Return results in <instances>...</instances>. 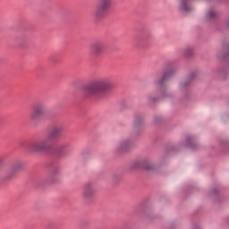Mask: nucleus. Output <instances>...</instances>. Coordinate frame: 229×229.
<instances>
[{"mask_svg": "<svg viewBox=\"0 0 229 229\" xmlns=\"http://www.w3.org/2000/svg\"><path fill=\"white\" fill-rule=\"evenodd\" d=\"M143 169H146L147 171H151V169H153V165H151L150 163L144 162Z\"/></svg>", "mask_w": 229, "mask_h": 229, "instance_id": "13", "label": "nucleus"}, {"mask_svg": "<svg viewBox=\"0 0 229 229\" xmlns=\"http://www.w3.org/2000/svg\"><path fill=\"white\" fill-rule=\"evenodd\" d=\"M171 76V72L164 73L161 79L155 81L154 84L156 87H162L164 85V82L165 81L166 79Z\"/></svg>", "mask_w": 229, "mask_h": 229, "instance_id": "11", "label": "nucleus"}, {"mask_svg": "<svg viewBox=\"0 0 229 229\" xmlns=\"http://www.w3.org/2000/svg\"><path fill=\"white\" fill-rule=\"evenodd\" d=\"M133 142L130 139H124L119 141L116 146V151H128Z\"/></svg>", "mask_w": 229, "mask_h": 229, "instance_id": "7", "label": "nucleus"}, {"mask_svg": "<svg viewBox=\"0 0 229 229\" xmlns=\"http://www.w3.org/2000/svg\"><path fill=\"white\" fill-rule=\"evenodd\" d=\"M181 1V5H180V10L182 12V13H187L191 12V5L189 4L191 0H180Z\"/></svg>", "mask_w": 229, "mask_h": 229, "instance_id": "9", "label": "nucleus"}, {"mask_svg": "<svg viewBox=\"0 0 229 229\" xmlns=\"http://www.w3.org/2000/svg\"><path fill=\"white\" fill-rule=\"evenodd\" d=\"M114 87V83L110 79H98L89 82L82 88V92L86 96H99L108 92Z\"/></svg>", "mask_w": 229, "mask_h": 229, "instance_id": "2", "label": "nucleus"}, {"mask_svg": "<svg viewBox=\"0 0 229 229\" xmlns=\"http://www.w3.org/2000/svg\"><path fill=\"white\" fill-rule=\"evenodd\" d=\"M104 49L105 44L103 42H95L90 47V52L95 55H101Z\"/></svg>", "mask_w": 229, "mask_h": 229, "instance_id": "8", "label": "nucleus"}, {"mask_svg": "<svg viewBox=\"0 0 229 229\" xmlns=\"http://www.w3.org/2000/svg\"><path fill=\"white\" fill-rule=\"evenodd\" d=\"M148 101H150V103H153L155 101H158L157 98H153V96L149 95L148 96Z\"/></svg>", "mask_w": 229, "mask_h": 229, "instance_id": "16", "label": "nucleus"}, {"mask_svg": "<svg viewBox=\"0 0 229 229\" xmlns=\"http://www.w3.org/2000/svg\"><path fill=\"white\" fill-rule=\"evenodd\" d=\"M110 6H112V0H99L98 4L93 11V17L95 19H103L108 13Z\"/></svg>", "mask_w": 229, "mask_h": 229, "instance_id": "3", "label": "nucleus"}, {"mask_svg": "<svg viewBox=\"0 0 229 229\" xmlns=\"http://www.w3.org/2000/svg\"><path fill=\"white\" fill-rule=\"evenodd\" d=\"M21 169H22V162L17 161L8 170V172L6 174V178L7 179L13 178V176H15V174H17V173H19V171H21Z\"/></svg>", "mask_w": 229, "mask_h": 229, "instance_id": "6", "label": "nucleus"}, {"mask_svg": "<svg viewBox=\"0 0 229 229\" xmlns=\"http://www.w3.org/2000/svg\"><path fill=\"white\" fill-rule=\"evenodd\" d=\"M185 85H187V84H185L183 82L181 83V87H185Z\"/></svg>", "mask_w": 229, "mask_h": 229, "instance_id": "18", "label": "nucleus"}, {"mask_svg": "<svg viewBox=\"0 0 229 229\" xmlns=\"http://www.w3.org/2000/svg\"><path fill=\"white\" fill-rule=\"evenodd\" d=\"M216 11L210 10L206 13V20L207 21H213V19H216Z\"/></svg>", "mask_w": 229, "mask_h": 229, "instance_id": "12", "label": "nucleus"}, {"mask_svg": "<svg viewBox=\"0 0 229 229\" xmlns=\"http://www.w3.org/2000/svg\"><path fill=\"white\" fill-rule=\"evenodd\" d=\"M167 96H169V93H168L167 91L162 92V94H161V98H167Z\"/></svg>", "mask_w": 229, "mask_h": 229, "instance_id": "17", "label": "nucleus"}, {"mask_svg": "<svg viewBox=\"0 0 229 229\" xmlns=\"http://www.w3.org/2000/svg\"><path fill=\"white\" fill-rule=\"evenodd\" d=\"M43 114H44V106H36L30 113V121H32V123H38Z\"/></svg>", "mask_w": 229, "mask_h": 229, "instance_id": "5", "label": "nucleus"}, {"mask_svg": "<svg viewBox=\"0 0 229 229\" xmlns=\"http://www.w3.org/2000/svg\"><path fill=\"white\" fill-rule=\"evenodd\" d=\"M227 26H228V28H229V20L227 21Z\"/></svg>", "mask_w": 229, "mask_h": 229, "instance_id": "19", "label": "nucleus"}, {"mask_svg": "<svg viewBox=\"0 0 229 229\" xmlns=\"http://www.w3.org/2000/svg\"><path fill=\"white\" fill-rule=\"evenodd\" d=\"M143 121H142V118H135L134 120V126L135 128H137L138 126H140V124H142Z\"/></svg>", "mask_w": 229, "mask_h": 229, "instance_id": "14", "label": "nucleus"}, {"mask_svg": "<svg viewBox=\"0 0 229 229\" xmlns=\"http://www.w3.org/2000/svg\"><path fill=\"white\" fill-rule=\"evenodd\" d=\"M96 194V184L94 182H88L84 184L82 190V198L83 199L89 200L94 198Z\"/></svg>", "mask_w": 229, "mask_h": 229, "instance_id": "4", "label": "nucleus"}, {"mask_svg": "<svg viewBox=\"0 0 229 229\" xmlns=\"http://www.w3.org/2000/svg\"><path fill=\"white\" fill-rule=\"evenodd\" d=\"M184 55L185 56H192V48L191 47L185 48Z\"/></svg>", "mask_w": 229, "mask_h": 229, "instance_id": "15", "label": "nucleus"}, {"mask_svg": "<svg viewBox=\"0 0 229 229\" xmlns=\"http://www.w3.org/2000/svg\"><path fill=\"white\" fill-rule=\"evenodd\" d=\"M62 131H64V127H55L46 137L31 142L29 145L30 151L33 153H47L51 151V149H53V142L60 139Z\"/></svg>", "mask_w": 229, "mask_h": 229, "instance_id": "1", "label": "nucleus"}, {"mask_svg": "<svg viewBox=\"0 0 229 229\" xmlns=\"http://www.w3.org/2000/svg\"><path fill=\"white\" fill-rule=\"evenodd\" d=\"M48 181L50 182V183H56L60 182V172L58 170H54L51 173Z\"/></svg>", "mask_w": 229, "mask_h": 229, "instance_id": "10", "label": "nucleus"}]
</instances>
